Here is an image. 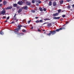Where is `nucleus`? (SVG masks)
<instances>
[{
  "label": "nucleus",
  "instance_id": "obj_55",
  "mask_svg": "<svg viewBox=\"0 0 74 74\" xmlns=\"http://www.w3.org/2000/svg\"><path fill=\"white\" fill-rule=\"evenodd\" d=\"M44 34L46 33V32H44Z\"/></svg>",
  "mask_w": 74,
  "mask_h": 74
},
{
  "label": "nucleus",
  "instance_id": "obj_32",
  "mask_svg": "<svg viewBox=\"0 0 74 74\" xmlns=\"http://www.w3.org/2000/svg\"><path fill=\"white\" fill-rule=\"evenodd\" d=\"M30 22H31V20H30L28 21V23H30Z\"/></svg>",
  "mask_w": 74,
  "mask_h": 74
},
{
  "label": "nucleus",
  "instance_id": "obj_35",
  "mask_svg": "<svg viewBox=\"0 0 74 74\" xmlns=\"http://www.w3.org/2000/svg\"><path fill=\"white\" fill-rule=\"evenodd\" d=\"M22 31H23V32H26V31L24 29V30H23Z\"/></svg>",
  "mask_w": 74,
  "mask_h": 74
},
{
  "label": "nucleus",
  "instance_id": "obj_10",
  "mask_svg": "<svg viewBox=\"0 0 74 74\" xmlns=\"http://www.w3.org/2000/svg\"><path fill=\"white\" fill-rule=\"evenodd\" d=\"M12 7L11 6H9V7H7L6 8V10H10L11 9H12Z\"/></svg>",
  "mask_w": 74,
  "mask_h": 74
},
{
  "label": "nucleus",
  "instance_id": "obj_49",
  "mask_svg": "<svg viewBox=\"0 0 74 74\" xmlns=\"http://www.w3.org/2000/svg\"><path fill=\"white\" fill-rule=\"evenodd\" d=\"M61 21H63V18H61Z\"/></svg>",
  "mask_w": 74,
  "mask_h": 74
},
{
  "label": "nucleus",
  "instance_id": "obj_41",
  "mask_svg": "<svg viewBox=\"0 0 74 74\" xmlns=\"http://www.w3.org/2000/svg\"><path fill=\"white\" fill-rule=\"evenodd\" d=\"M16 15V14H15L14 15V17H15Z\"/></svg>",
  "mask_w": 74,
  "mask_h": 74
},
{
  "label": "nucleus",
  "instance_id": "obj_45",
  "mask_svg": "<svg viewBox=\"0 0 74 74\" xmlns=\"http://www.w3.org/2000/svg\"><path fill=\"white\" fill-rule=\"evenodd\" d=\"M14 23V22L12 21V22L11 23H12V24H13V23Z\"/></svg>",
  "mask_w": 74,
  "mask_h": 74
},
{
  "label": "nucleus",
  "instance_id": "obj_39",
  "mask_svg": "<svg viewBox=\"0 0 74 74\" xmlns=\"http://www.w3.org/2000/svg\"><path fill=\"white\" fill-rule=\"evenodd\" d=\"M40 1V0H35V1H36V2L37 3V2H38V1Z\"/></svg>",
  "mask_w": 74,
  "mask_h": 74
},
{
  "label": "nucleus",
  "instance_id": "obj_36",
  "mask_svg": "<svg viewBox=\"0 0 74 74\" xmlns=\"http://www.w3.org/2000/svg\"><path fill=\"white\" fill-rule=\"evenodd\" d=\"M36 6H38L39 5V3H37L36 4Z\"/></svg>",
  "mask_w": 74,
  "mask_h": 74
},
{
  "label": "nucleus",
  "instance_id": "obj_15",
  "mask_svg": "<svg viewBox=\"0 0 74 74\" xmlns=\"http://www.w3.org/2000/svg\"><path fill=\"white\" fill-rule=\"evenodd\" d=\"M53 6H56V3L55 2H54L53 3Z\"/></svg>",
  "mask_w": 74,
  "mask_h": 74
},
{
  "label": "nucleus",
  "instance_id": "obj_30",
  "mask_svg": "<svg viewBox=\"0 0 74 74\" xmlns=\"http://www.w3.org/2000/svg\"><path fill=\"white\" fill-rule=\"evenodd\" d=\"M66 1L67 2H70V1H71V0H66Z\"/></svg>",
  "mask_w": 74,
  "mask_h": 74
},
{
  "label": "nucleus",
  "instance_id": "obj_2",
  "mask_svg": "<svg viewBox=\"0 0 74 74\" xmlns=\"http://www.w3.org/2000/svg\"><path fill=\"white\" fill-rule=\"evenodd\" d=\"M24 3H25V0H23V2H22V1H18L17 4H19V5H22L23 4H24Z\"/></svg>",
  "mask_w": 74,
  "mask_h": 74
},
{
  "label": "nucleus",
  "instance_id": "obj_1",
  "mask_svg": "<svg viewBox=\"0 0 74 74\" xmlns=\"http://www.w3.org/2000/svg\"><path fill=\"white\" fill-rule=\"evenodd\" d=\"M65 29V28L64 27H63L60 28L59 29H56V30H54L53 31H50V33L49 34H47V36H50L51 35V34L52 35H54L55 34H56V32H59L61 30H63V29Z\"/></svg>",
  "mask_w": 74,
  "mask_h": 74
},
{
  "label": "nucleus",
  "instance_id": "obj_27",
  "mask_svg": "<svg viewBox=\"0 0 74 74\" xmlns=\"http://www.w3.org/2000/svg\"><path fill=\"white\" fill-rule=\"evenodd\" d=\"M32 3H33V4H34L35 3L34 1V0H32Z\"/></svg>",
  "mask_w": 74,
  "mask_h": 74
},
{
  "label": "nucleus",
  "instance_id": "obj_53",
  "mask_svg": "<svg viewBox=\"0 0 74 74\" xmlns=\"http://www.w3.org/2000/svg\"><path fill=\"white\" fill-rule=\"evenodd\" d=\"M42 31H43V32H44V31H45V30H44V29H43V30H42Z\"/></svg>",
  "mask_w": 74,
  "mask_h": 74
},
{
  "label": "nucleus",
  "instance_id": "obj_13",
  "mask_svg": "<svg viewBox=\"0 0 74 74\" xmlns=\"http://www.w3.org/2000/svg\"><path fill=\"white\" fill-rule=\"evenodd\" d=\"M18 5L17 4L14 3L13 4V6L14 7H16Z\"/></svg>",
  "mask_w": 74,
  "mask_h": 74
},
{
  "label": "nucleus",
  "instance_id": "obj_28",
  "mask_svg": "<svg viewBox=\"0 0 74 74\" xmlns=\"http://www.w3.org/2000/svg\"><path fill=\"white\" fill-rule=\"evenodd\" d=\"M62 16L63 18H64L66 16V15H62Z\"/></svg>",
  "mask_w": 74,
  "mask_h": 74
},
{
  "label": "nucleus",
  "instance_id": "obj_54",
  "mask_svg": "<svg viewBox=\"0 0 74 74\" xmlns=\"http://www.w3.org/2000/svg\"><path fill=\"white\" fill-rule=\"evenodd\" d=\"M46 23H43V25H44V24H46Z\"/></svg>",
  "mask_w": 74,
  "mask_h": 74
},
{
  "label": "nucleus",
  "instance_id": "obj_57",
  "mask_svg": "<svg viewBox=\"0 0 74 74\" xmlns=\"http://www.w3.org/2000/svg\"><path fill=\"white\" fill-rule=\"evenodd\" d=\"M62 12H63V11H62Z\"/></svg>",
  "mask_w": 74,
  "mask_h": 74
},
{
  "label": "nucleus",
  "instance_id": "obj_51",
  "mask_svg": "<svg viewBox=\"0 0 74 74\" xmlns=\"http://www.w3.org/2000/svg\"><path fill=\"white\" fill-rule=\"evenodd\" d=\"M7 22V21L6 20L5 21V22Z\"/></svg>",
  "mask_w": 74,
  "mask_h": 74
},
{
  "label": "nucleus",
  "instance_id": "obj_12",
  "mask_svg": "<svg viewBox=\"0 0 74 74\" xmlns=\"http://www.w3.org/2000/svg\"><path fill=\"white\" fill-rule=\"evenodd\" d=\"M60 17H54L53 18V19H60Z\"/></svg>",
  "mask_w": 74,
  "mask_h": 74
},
{
  "label": "nucleus",
  "instance_id": "obj_6",
  "mask_svg": "<svg viewBox=\"0 0 74 74\" xmlns=\"http://www.w3.org/2000/svg\"><path fill=\"white\" fill-rule=\"evenodd\" d=\"M22 27V26L21 25H18V27H17V29L18 30H21V27Z\"/></svg>",
  "mask_w": 74,
  "mask_h": 74
},
{
  "label": "nucleus",
  "instance_id": "obj_46",
  "mask_svg": "<svg viewBox=\"0 0 74 74\" xmlns=\"http://www.w3.org/2000/svg\"><path fill=\"white\" fill-rule=\"evenodd\" d=\"M31 29H33V27H31Z\"/></svg>",
  "mask_w": 74,
  "mask_h": 74
},
{
  "label": "nucleus",
  "instance_id": "obj_37",
  "mask_svg": "<svg viewBox=\"0 0 74 74\" xmlns=\"http://www.w3.org/2000/svg\"><path fill=\"white\" fill-rule=\"evenodd\" d=\"M68 8H70V6L69 5L68 6Z\"/></svg>",
  "mask_w": 74,
  "mask_h": 74
},
{
  "label": "nucleus",
  "instance_id": "obj_59",
  "mask_svg": "<svg viewBox=\"0 0 74 74\" xmlns=\"http://www.w3.org/2000/svg\"><path fill=\"white\" fill-rule=\"evenodd\" d=\"M56 0L57 1V0Z\"/></svg>",
  "mask_w": 74,
  "mask_h": 74
},
{
  "label": "nucleus",
  "instance_id": "obj_33",
  "mask_svg": "<svg viewBox=\"0 0 74 74\" xmlns=\"http://www.w3.org/2000/svg\"><path fill=\"white\" fill-rule=\"evenodd\" d=\"M38 3H39V4H40V3H41V1H38Z\"/></svg>",
  "mask_w": 74,
  "mask_h": 74
},
{
  "label": "nucleus",
  "instance_id": "obj_14",
  "mask_svg": "<svg viewBox=\"0 0 74 74\" xmlns=\"http://www.w3.org/2000/svg\"><path fill=\"white\" fill-rule=\"evenodd\" d=\"M59 2L61 4H62L63 3V2H64V1L61 0L59 1Z\"/></svg>",
  "mask_w": 74,
  "mask_h": 74
},
{
  "label": "nucleus",
  "instance_id": "obj_44",
  "mask_svg": "<svg viewBox=\"0 0 74 74\" xmlns=\"http://www.w3.org/2000/svg\"><path fill=\"white\" fill-rule=\"evenodd\" d=\"M17 7V8L18 9V8H19V6H17V7Z\"/></svg>",
  "mask_w": 74,
  "mask_h": 74
},
{
  "label": "nucleus",
  "instance_id": "obj_7",
  "mask_svg": "<svg viewBox=\"0 0 74 74\" xmlns=\"http://www.w3.org/2000/svg\"><path fill=\"white\" fill-rule=\"evenodd\" d=\"M22 10H23V9H22V8H21V9H19L18 12V14H19V13H21V12H22Z\"/></svg>",
  "mask_w": 74,
  "mask_h": 74
},
{
  "label": "nucleus",
  "instance_id": "obj_18",
  "mask_svg": "<svg viewBox=\"0 0 74 74\" xmlns=\"http://www.w3.org/2000/svg\"><path fill=\"white\" fill-rule=\"evenodd\" d=\"M49 6L52 5V2L50 1L49 3Z\"/></svg>",
  "mask_w": 74,
  "mask_h": 74
},
{
  "label": "nucleus",
  "instance_id": "obj_21",
  "mask_svg": "<svg viewBox=\"0 0 74 74\" xmlns=\"http://www.w3.org/2000/svg\"><path fill=\"white\" fill-rule=\"evenodd\" d=\"M58 13H60L61 12V9H59L58 10Z\"/></svg>",
  "mask_w": 74,
  "mask_h": 74
},
{
  "label": "nucleus",
  "instance_id": "obj_5",
  "mask_svg": "<svg viewBox=\"0 0 74 74\" xmlns=\"http://www.w3.org/2000/svg\"><path fill=\"white\" fill-rule=\"evenodd\" d=\"M59 15V13H54L53 14V16H57Z\"/></svg>",
  "mask_w": 74,
  "mask_h": 74
},
{
  "label": "nucleus",
  "instance_id": "obj_34",
  "mask_svg": "<svg viewBox=\"0 0 74 74\" xmlns=\"http://www.w3.org/2000/svg\"><path fill=\"white\" fill-rule=\"evenodd\" d=\"M6 17L5 16H3V19H5Z\"/></svg>",
  "mask_w": 74,
  "mask_h": 74
},
{
  "label": "nucleus",
  "instance_id": "obj_40",
  "mask_svg": "<svg viewBox=\"0 0 74 74\" xmlns=\"http://www.w3.org/2000/svg\"><path fill=\"white\" fill-rule=\"evenodd\" d=\"M15 20L16 21V22L18 21V19H16Z\"/></svg>",
  "mask_w": 74,
  "mask_h": 74
},
{
  "label": "nucleus",
  "instance_id": "obj_26",
  "mask_svg": "<svg viewBox=\"0 0 74 74\" xmlns=\"http://www.w3.org/2000/svg\"><path fill=\"white\" fill-rule=\"evenodd\" d=\"M43 11H46L47 10V9H46V8H43Z\"/></svg>",
  "mask_w": 74,
  "mask_h": 74
},
{
  "label": "nucleus",
  "instance_id": "obj_19",
  "mask_svg": "<svg viewBox=\"0 0 74 74\" xmlns=\"http://www.w3.org/2000/svg\"><path fill=\"white\" fill-rule=\"evenodd\" d=\"M0 34H1V35H3V34H4V33H3V32L1 31L0 32Z\"/></svg>",
  "mask_w": 74,
  "mask_h": 74
},
{
  "label": "nucleus",
  "instance_id": "obj_24",
  "mask_svg": "<svg viewBox=\"0 0 74 74\" xmlns=\"http://www.w3.org/2000/svg\"><path fill=\"white\" fill-rule=\"evenodd\" d=\"M42 20H40L39 21V22L40 23H42V22H43V21H42Z\"/></svg>",
  "mask_w": 74,
  "mask_h": 74
},
{
  "label": "nucleus",
  "instance_id": "obj_16",
  "mask_svg": "<svg viewBox=\"0 0 74 74\" xmlns=\"http://www.w3.org/2000/svg\"><path fill=\"white\" fill-rule=\"evenodd\" d=\"M51 25H52V24L51 23H49L48 24L47 26H49V27H50V26H52Z\"/></svg>",
  "mask_w": 74,
  "mask_h": 74
},
{
  "label": "nucleus",
  "instance_id": "obj_56",
  "mask_svg": "<svg viewBox=\"0 0 74 74\" xmlns=\"http://www.w3.org/2000/svg\"><path fill=\"white\" fill-rule=\"evenodd\" d=\"M5 15H6V14H5Z\"/></svg>",
  "mask_w": 74,
  "mask_h": 74
},
{
  "label": "nucleus",
  "instance_id": "obj_52",
  "mask_svg": "<svg viewBox=\"0 0 74 74\" xmlns=\"http://www.w3.org/2000/svg\"><path fill=\"white\" fill-rule=\"evenodd\" d=\"M2 1V0H0V2H1Z\"/></svg>",
  "mask_w": 74,
  "mask_h": 74
},
{
  "label": "nucleus",
  "instance_id": "obj_47",
  "mask_svg": "<svg viewBox=\"0 0 74 74\" xmlns=\"http://www.w3.org/2000/svg\"><path fill=\"white\" fill-rule=\"evenodd\" d=\"M72 7H74V4L72 5Z\"/></svg>",
  "mask_w": 74,
  "mask_h": 74
},
{
  "label": "nucleus",
  "instance_id": "obj_43",
  "mask_svg": "<svg viewBox=\"0 0 74 74\" xmlns=\"http://www.w3.org/2000/svg\"><path fill=\"white\" fill-rule=\"evenodd\" d=\"M38 17H35V19H38Z\"/></svg>",
  "mask_w": 74,
  "mask_h": 74
},
{
  "label": "nucleus",
  "instance_id": "obj_25",
  "mask_svg": "<svg viewBox=\"0 0 74 74\" xmlns=\"http://www.w3.org/2000/svg\"><path fill=\"white\" fill-rule=\"evenodd\" d=\"M13 19H14V21H15L16 19V18L15 17H14Z\"/></svg>",
  "mask_w": 74,
  "mask_h": 74
},
{
  "label": "nucleus",
  "instance_id": "obj_58",
  "mask_svg": "<svg viewBox=\"0 0 74 74\" xmlns=\"http://www.w3.org/2000/svg\"><path fill=\"white\" fill-rule=\"evenodd\" d=\"M0 19H1V18H0Z\"/></svg>",
  "mask_w": 74,
  "mask_h": 74
},
{
  "label": "nucleus",
  "instance_id": "obj_29",
  "mask_svg": "<svg viewBox=\"0 0 74 74\" xmlns=\"http://www.w3.org/2000/svg\"><path fill=\"white\" fill-rule=\"evenodd\" d=\"M38 32H41V31L40 30V29H38Z\"/></svg>",
  "mask_w": 74,
  "mask_h": 74
},
{
  "label": "nucleus",
  "instance_id": "obj_50",
  "mask_svg": "<svg viewBox=\"0 0 74 74\" xmlns=\"http://www.w3.org/2000/svg\"><path fill=\"white\" fill-rule=\"evenodd\" d=\"M69 23V22H66V24H67V23Z\"/></svg>",
  "mask_w": 74,
  "mask_h": 74
},
{
  "label": "nucleus",
  "instance_id": "obj_23",
  "mask_svg": "<svg viewBox=\"0 0 74 74\" xmlns=\"http://www.w3.org/2000/svg\"><path fill=\"white\" fill-rule=\"evenodd\" d=\"M48 20H49V18H45L44 19L45 21H48Z\"/></svg>",
  "mask_w": 74,
  "mask_h": 74
},
{
  "label": "nucleus",
  "instance_id": "obj_20",
  "mask_svg": "<svg viewBox=\"0 0 74 74\" xmlns=\"http://www.w3.org/2000/svg\"><path fill=\"white\" fill-rule=\"evenodd\" d=\"M24 34L23 33H20V36H23Z\"/></svg>",
  "mask_w": 74,
  "mask_h": 74
},
{
  "label": "nucleus",
  "instance_id": "obj_42",
  "mask_svg": "<svg viewBox=\"0 0 74 74\" xmlns=\"http://www.w3.org/2000/svg\"><path fill=\"white\" fill-rule=\"evenodd\" d=\"M22 27H25V28H26V26H22Z\"/></svg>",
  "mask_w": 74,
  "mask_h": 74
},
{
  "label": "nucleus",
  "instance_id": "obj_4",
  "mask_svg": "<svg viewBox=\"0 0 74 74\" xmlns=\"http://www.w3.org/2000/svg\"><path fill=\"white\" fill-rule=\"evenodd\" d=\"M19 30L17 28L14 30V32L15 33H17V34H18V32H19Z\"/></svg>",
  "mask_w": 74,
  "mask_h": 74
},
{
  "label": "nucleus",
  "instance_id": "obj_9",
  "mask_svg": "<svg viewBox=\"0 0 74 74\" xmlns=\"http://www.w3.org/2000/svg\"><path fill=\"white\" fill-rule=\"evenodd\" d=\"M22 9H25V10H27V9H28V7L27 6H26L25 7H23L22 8Z\"/></svg>",
  "mask_w": 74,
  "mask_h": 74
},
{
  "label": "nucleus",
  "instance_id": "obj_8",
  "mask_svg": "<svg viewBox=\"0 0 74 74\" xmlns=\"http://www.w3.org/2000/svg\"><path fill=\"white\" fill-rule=\"evenodd\" d=\"M26 5H31V3L29 1H27L26 2Z\"/></svg>",
  "mask_w": 74,
  "mask_h": 74
},
{
  "label": "nucleus",
  "instance_id": "obj_17",
  "mask_svg": "<svg viewBox=\"0 0 74 74\" xmlns=\"http://www.w3.org/2000/svg\"><path fill=\"white\" fill-rule=\"evenodd\" d=\"M39 9L40 10V11H43V10L42 8L40 7Z\"/></svg>",
  "mask_w": 74,
  "mask_h": 74
},
{
  "label": "nucleus",
  "instance_id": "obj_31",
  "mask_svg": "<svg viewBox=\"0 0 74 74\" xmlns=\"http://www.w3.org/2000/svg\"><path fill=\"white\" fill-rule=\"evenodd\" d=\"M32 12H33V13H34V12H35V10H32Z\"/></svg>",
  "mask_w": 74,
  "mask_h": 74
},
{
  "label": "nucleus",
  "instance_id": "obj_38",
  "mask_svg": "<svg viewBox=\"0 0 74 74\" xmlns=\"http://www.w3.org/2000/svg\"><path fill=\"white\" fill-rule=\"evenodd\" d=\"M9 18H10V16H9L6 19H9Z\"/></svg>",
  "mask_w": 74,
  "mask_h": 74
},
{
  "label": "nucleus",
  "instance_id": "obj_11",
  "mask_svg": "<svg viewBox=\"0 0 74 74\" xmlns=\"http://www.w3.org/2000/svg\"><path fill=\"white\" fill-rule=\"evenodd\" d=\"M3 3L4 5H5L7 4V2L5 1H4Z\"/></svg>",
  "mask_w": 74,
  "mask_h": 74
},
{
  "label": "nucleus",
  "instance_id": "obj_48",
  "mask_svg": "<svg viewBox=\"0 0 74 74\" xmlns=\"http://www.w3.org/2000/svg\"><path fill=\"white\" fill-rule=\"evenodd\" d=\"M2 6V5L1 4H0V7H1Z\"/></svg>",
  "mask_w": 74,
  "mask_h": 74
},
{
  "label": "nucleus",
  "instance_id": "obj_3",
  "mask_svg": "<svg viewBox=\"0 0 74 74\" xmlns=\"http://www.w3.org/2000/svg\"><path fill=\"white\" fill-rule=\"evenodd\" d=\"M5 14V9H3V10L0 13V14L1 15L2 14L3 15H4Z\"/></svg>",
  "mask_w": 74,
  "mask_h": 74
},
{
  "label": "nucleus",
  "instance_id": "obj_22",
  "mask_svg": "<svg viewBox=\"0 0 74 74\" xmlns=\"http://www.w3.org/2000/svg\"><path fill=\"white\" fill-rule=\"evenodd\" d=\"M35 22H36V23H39V22H40V21H38V20H37L36 21H35Z\"/></svg>",
  "mask_w": 74,
  "mask_h": 74
}]
</instances>
